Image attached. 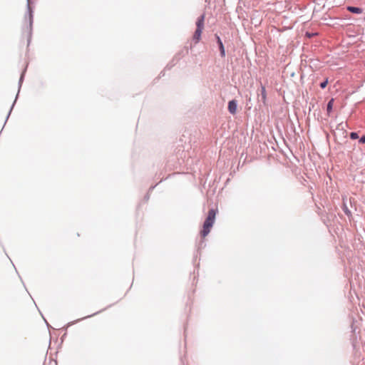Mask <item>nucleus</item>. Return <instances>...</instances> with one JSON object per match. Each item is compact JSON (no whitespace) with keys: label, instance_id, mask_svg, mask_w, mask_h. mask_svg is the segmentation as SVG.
Here are the masks:
<instances>
[{"label":"nucleus","instance_id":"obj_1","mask_svg":"<svg viewBox=\"0 0 365 365\" xmlns=\"http://www.w3.org/2000/svg\"><path fill=\"white\" fill-rule=\"evenodd\" d=\"M217 212V210L215 209L209 210L207 217L204 222L202 230L200 232V235L202 238H205L210 233L215 222Z\"/></svg>","mask_w":365,"mask_h":365},{"label":"nucleus","instance_id":"obj_2","mask_svg":"<svg viewBox=\"0 0 365 365\" xmlns=\"http://www.w3.org/2000/svg\"><path fill=\"white\" fill-rule=\"evenodd\" d=\"M204 21H205V15H201L196 22L197 29L193 35V39L195 40V42L197 43L201 37V34L202 30L204 29Z\"/></svg>","mask_w":365,"mask_h":365},{"label":"nucleus","instance_id":"obj_3","mask_svg":"<svg viewBox=\"0 0 365 365\" xmlns=\"http://www.w3.org/2000/svg\"><path fill=\"white\" fill-rule=\"evenodd\" d=\"M228 110L230 113L235 114L237 111V103L235 101H230L228 103Z\"/></svg>","mask_w":365,"mask_h":365},{"label":"nucleus","instance_id":"obj_4","mask_svg":"<svg viewBox=\"0 0 365 365\" xmlns=\"http://www.w3.org/2000/svg\"><path fill=\"white\" fill-rule=\"evenodd\" d=\"M216 38H217V43H218L219 47H220L221 56H225V48H224L223 43H222L220 38L218 36H216Z\"/></svg>","mask_w":365,"mask_h":365},{"label":"nucleus","instance_id":"obj_5","mask_svg":"<svg viewBox=\"0 0 365 365\" xmlns=\"http://www.w3.org/2000/svg\"><path fill=\"white\" fill-rule=\"evenodd\" d=\"M347 10L354 14H361L362 12L361 9L354 6H348Z\"/></svg>","mask_w":365,"mask_h":365},{"label":"nucleus","instance_id":"obj_6","mask_svg":"<svg viewBox=\"0 0 365 365\" xmlns=\"http://www.w3.org/2000/svg\"><path fill=\"white\" fill-rule=\"evenodd\" d=\"M334 105V99L331 98L327 104V112L330 113Z\"/></svg>","mask_w":365,"mask_h":365},{"label":"nucleus","instance_id":"obj_7","mask_svg":"<svg viewBox=\"0 0 365 365\" xmlns=\"http://www.w3.org/2000/svg\"><path fill=\"white\" fill-rule=\"evenodd\" d=\"M328 84V79H325L322 83H320V87L322 88H325Z\"/></svg>","mask_w":365,"mask_h":365},{"label":"nucleus","instance_id":"obj_8","mask_svg":"<svg viewBox=\"0 0 365 365\" xmlns=\"http://www.w3.org/2000/svg\"><path fill=\"white\" fill-rule=\"evenodd\" d=\"M350 138L352 139V140H355V139H357L359 138V135L356 133H350Z\"/></svg>","mask_w":365,"mask_h":365},{"label":"nucleus","instance_id":"obj_9","mask_svg":"<svg viewBox=\"0 0 365 365\" xmlns=\"http://www.w3.org/2000/svg\"><path fill=\"white\" fill-rule=\"evenodd\" d=\"M359 143H365V135H363V136L359 139Z\"/></svg>","mask_w":365,"mask_h":365}]
</instances>
